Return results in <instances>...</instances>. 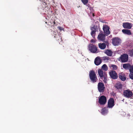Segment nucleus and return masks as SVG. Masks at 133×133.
<instances>
[{
    "label": "nucleus",
    "mask_w": 133,
    "mask_h": 133,
    "mask_svg": "<svg viewBox=\"0 0 133 133\" xmlns=\"http://www.w3.org/2000/svg\"><path fill=\"white\" fill-rule=\"evenodd\" d=\"M98 74L101 79H103V82L105 83H107V75L105 72H103L102 70L100 69H99L98 71Z\"/></svg>",
    "instance_id": "f257e3e1"
},
{
    "label": "nucleus",
    "mask_w": 133,
    "mask_h": 133,
    "mask_svg": "<svg viewBox=\"0 0 133 133\" xmlns=\"http://www.w3.org/2000/svg\"><path fill=\"white\" fill-rule=\"evenodd\" d=\"M89 76L90 80L92 82L95 83L97 81L98 79L94 71L93 70L90 71Z\"/></svg>",
    "instance_id": "f03ea898"
},
{
    "label": "nucleus",
    "mask_w": 133,
    "mask_h": 133,
    "mask_svg": "<svg viewBox=\"0 0 133 133\" xmlns=\"http://www.w3.org/2000/svg\"><path fill=\"white\" fill-rule=\"evenodd\" d=\"M123 95L126 98H129L133 95V93L129 89L124 90L123 91Z\"/></svg>",
    "instance_id": "7ed1b4c3"
},
{
    "label": "nucleus",
    "mask_w": 133,
    "mask_h": 133,
    "mask_svg": "<svg viewBox=\"0 0 133 133\" xmlns=\"http://www.w3.org/2000/svg\"><path fill=\"white\" fill-rule=\"evenodd\" d=\"M88 49L90 52L92 53H95L97 51V48L95 45L90 44L88 46Z\"/></svg>",
    "instance_id": "20e7f679"
},
{
    "label": "nucleus",
    "mask_w": 133,
    "mask_h": 133,
    "mask_svg": "<svg viewBox=\"0 0 133 133\" xmlns=\"http://www.w3.org/2000/svg\"><path fill=\"white\" fill-rule=\"evenodd\" d=\"M107 102V98L104 96H101L98 99V103L101 105H104Z\"/></svg>",
    "instance_id": "39448f33"
},
{
    "label": "nucleus",
    "mask_w": 133,
    "mask_h": 133,
    "mask_svg": "<svg viewBox=\"0 0 133 133\" xmlns=\"http://www.w3.org/2000/svg\"><path fill=\"white\" fill-rule=\"evenodd\" d=\"M105 87L103 83L101 82H99L98 84V89L99 92H103L105 90Z\"/></svg>",
    "instance_id": "423d86ee"
},
{
    "label": "nucleus",
    "mask_w": 133,
    "mask_h": 133,
    "mask_svg": "<svg viewBox=\"0 0 133 133\" xmlns=\"http://www.w3.org/2000/svg\"><path fill=\"white\" fill-rule=\"evenodd\" d=\"M120 59L121 62H126L128 61V56L127 54H124L121 55L120 57Z\"/></svg>",
    "instance_id": "0eeeda50"
},
{
    "label": "nucleus",
    "mask_w": 133,
    "mask_h": 133,
    "mask_svg": "<svg viewBox=\"0 0 133 133\" xmlns=\"http://www.w3.org/2000/svg\"><path fill=\"white\" fill-rule=\"evenodd\" d=\"M111 78L113 79H116L118 78L117 74L115 71H111L109 72Z\"/></svg>",
    "instance_id": "6e6552de"
},
{
    "label": "nucleus",
    "mask_w": 133,
    "mask_h": 133,
    "mask_svg": "<svg viewBox=\"0 0 133 133\" xmlns=\"http://www.w3.org/2000/svg\"><path fill=\"white\" fill-rule=\"evenodd\" d=\"M103 30L106 36H108L110 34V32L109 31V28L107 25H105L103 26Z\"/></svg>",
    "instance_id": "1a4fd4ad"
},
{
    "label": "nucleus",
    "mask_w": 133,
    "mask_h": 133,
    "mask_svg": "<svg viewBox=\"0 0 133 133\" xmlns=\"http://www.w3.org/2000/svg\"><path fill=\"white\" fill-rule=\"evenodd\" d=\"M114 105V98H110L108 102V107L110 108H112Z\"/></svg>",
    "instance_id": "9d476101"
},
{
    "label": "nucleus",
    "mask_w": 133,
    "mask_h": 133,
    "mask_svg": "<svg viewBox=\"0 0 133 133\" xmlns=\"http://www.w3.org/2000/svg\"><path fill=\"white\" fill-rule=\"evenodd\" d=\"M118 77L122 81H124L126 79L125 74L123 72L120 73L118 74Z\"/></svg>",
    "instance_id": "9b49d317"
},
{
    "label": "nucleus",
    "mask_w": 133,
    "mask_h": 133,
    "mask_svg": "<svg viewBox=\"0 0 133 133\" xmlns=\"http://www.w3.org/2000/svg\"><path fill=\"white\" fill-rule=\"evenodd\" d=\"M105 35L103 34H99L98 36V40L100 41H104L105 40Z\"/></svg>",
    "instance_id": "f8f14e48"
},
{
    "label": "nucleus",
    "mask_w": 133,
    "mask_h": 133,
    "mask_svg": "<svg viewBox=\"0 0 133 133\" xmlns=\"http://www.w3.org/2000/svg\"><path fill=\"white\" fill-rule=\"evenodd\" d=\"M123 26L124 28L129 29H130L132 26L131 23L128 22L123 23Z\"/></svg>",
    "instance_id": "ddd939ff"
},
{
    "label": "nucleus",
    "mask_w": 133,
    "mask_h": 133,
    "mask_svg": "<svg viewBox=\"0 0 133 133\" xmlns=\"http://www.w3.org/2000/svg\"><path fill=\"white\" fill-rule=\"evenodd\" d=\"M53 34L54 35H55L54 38H56V40L58 41L59 42L62 41V37L58 35V34H57L56 32H53Z\"/></svg>",
    "instance_id": "4468645a"
},
{
    "label": "nucleus",
    "mask_w": 133,
    "mask_h": 133,
    "mask_svg": "<svg viewBox=\"0 0 133 133\" xmlns=\"http://www.w3.org/2000/svg\"><path fill=\"white\" fill-rule=\"evenodd\" d=\"M120 43V40L118 38H115L113 39L112 43L115 45H118Z\"/></svg>",
    "instance_id": "2eb2a0df"
},
{
    "label": "nucleus",
    "mask_w": 133,
    "mask_h": 133,
    "mask_svg": "<svg viewBox=\"0 0 133 133\" xmlns=\"http://www.w3.org/2000/svg\"><path fill=\"white\" fill-rule=\"evenodd\" d=\"M101 60L99 57H97L95 59V63L96 65H98L101 63Z\"/></svg>",
    "instance_id": "dca6fc26"
},
{
    "label": "nucleus",
    "mask_w": 133,
    "mask_h": 133,
    "mask_svg": "<svg viewBox=\"0 0 133 133\" xmlns=\"http://www.w3.org/2000/svg\"><path fill=\"white\" fill-rule=\"evenodd\" d=\"M122 32L124 34L128 35H131V33L130 30L127 29H123L122 30Z\"/></svg>",
    "instance_id": "f3484780"
},
{
    "label": "nucleus",
    "mask_w": 133,
    "mask_h": 133,
    "mask_svg": "<svg viewBox=\"0 0 133 133\" xmlns=\"http://www.w3.org/2000/svg\"><path fill=\"white\" fill-rule=\"evenodd\" d=\"M108 110L107 108L106 107L103 108L101 110V114L103 115H105L108 113Z\"/></svg>",
    "instance_id": "a211bd4d"
},
{
    "label": "nucleus",
    "mask_w": 133,
    "mask_h": 133,
    "mask_svg": "<svg viewBox=\"0 0 133 133\" xmlns=\"http://www.w3.org/2000/svg\"><path fill=\"white\" fill-rule=\"evenodd\" d=\"M105 53L108 56H111L113 52L111 50L108 49L105 50Z\"/></svg>",
    "instance_id": "6ab92c4d"
},
{
    "label": "nucleus",
    "mask_w": 133,
    "mask_h": 133,
    "mask_svg": "<svg viewBox=\"0 0 133 133\" xmlns=\"http://www.w3.org/2000/svg\"><path fill=\"white\" fill-rule=\"evenodd\" d=\"M98 46L101 49H104L106 48V45L105 43H99L98 44Z\"/></svg>",
    "instance_id": "aec40b11"
},
{
    "label": "nucleus",
    "mask_w": 133,
    "mask_h": 133,
    "mask_svg": "<svg viewBox=\"0 0 133 133\" xmlns=\"http://www.w3.org/2000/svg\"><path fill=\"white\" fill-rule=\"evenodd\" d=\"M131 65L129 64H125L123 65V67L126 70H129Z\"/></svg>",
    "instance_id": "412c9836"
},
{
    "label": "nucleus",
    "mask_w": 133,
    "mask_h": 133,
    "mask_svg": "<svg viewBox=\"0 0 133 133\" xmlns=\"http://www.w3.org/2000/svg\"><path fill=\"white\" fill-rule=\"evenodd\" d=\"M115 87L117 89H121L122 88V85L120 83L116 84Z\"/></svg>",
    "instance_id": "4be33fe9"
},
{
    "label": "nucleus",
    "mask_w": 133,
    "mask_h": 133,
    "mask_svg": "<svg viewBox=\"0 0 133 133\" xmlns=\"http://www.w3.org/2000/svg\"><path fill=\"white\" fill-rule=\"evenodd\" d=\"M102 69L105 71H107L108 70V67L106 64H104L102 66Z\"/></svg>",
    "instance_id": "5701e85b"
},
{
    "label": "nucleus",
    "mask_w": 133,
    "mask_h": 133,
    "mask_svg": "<svg viewBox=\"0 0 133 133\" xmlns=\"http://www.w3.org/2000/svg\"><path fill=\"white\" fill-rule=\"evenodd\" d=\"M94 30H92L91 32V35L94 38L95 37V35L96 34V30L94 28Z\"/></svg>",
    "instance_id": "b1692460"
},
{
    "label": "nucleus",
    "mask_w": 133,
    "mask_h": 133,
    "mask_svg": "<svg viewBox=\"0 0 133 133\" xmlns=\"http://www.w3.org/2000/svg\"><path fill=\"white\" fill-rule=\"evenodd\" d=\"M111 67L112 68V69L114 70H116L117 69V66L114 64H111Z\"/></svg>",
    "instance_id": "393cba45"
},
{
    "label": "nucleus",
    "mask_w": 133,
    "mask_h": 133,
    "mask_svg": "<svg viewBox=\"0 0 133 133\" xmlns=\"http://www.w3.org/2000/svg\"><path fill=\"white\" fill-rule=\"evenodd\" d=\"M83 4L86 5L88 3V0H81Z\"/></svg>",
    "instance_id": "a878e982"
},
{
    "label": "nucleus",
    "mask_w": 133,
    "mask_h": 133,
    "mask_svg": "<svg viewBox=\"0 0 133 133\" xmlns=\"http://www.w3.org/2000/svg\"><path fill=\"white\" fill-rule=\"evenodd\" d=\"M102 59L103 61H105L106 60H109L110 59V58L108 57H102Z\"/></svg>",
    "instance_id": "bb28decb"
},
{
    "label": "nucleus",
    "mask_w": 133,
    "mask_h": 133,
    "mask_svg": "<svg viewBox=\"0 0 133 133\" xmlns=\"http://www.w3.org/2000/svg\"><path fill=\"white\" fill-rule=\"evenodd\" d=\"M129 54L131 56H133V50H129Z\"/></svg>",
    "instance_id": "cd10ccee"
},
{
    "label": "nucleus",
    "mask_w": 133,
    "mask_h": 133,
    "mask_svg": "<svg viewBox=\"0 0 133 133\" xmlns=\"http://www.w3.org/2000/svg\"><path fill=\"white\" fill-rule=\"evenodd\" d=\"M129 77L132 80H133V73H130L129 74Z\"/></svg>",
    "instance_id": "c85d7f7f"
},
{
    "label": "nucleus",
    "mask_w": 133,
    "mask_h": 133,
    "mask_svg": "<svg viewBox=\"0 0 133 133\" xmlns=\"http://www.w3.org/2000/svg\"><path fill=\"white\" fill-rule=\"evenodd\" d=\"M130 73H133V65H131L129 69Z\"/></svg>",
    "instance_id": "c756f323"
},
{
    "label": "nucleus",
    "mask_w": 133,
    "mask_h": 133,
    "mask_svg": "<svg viewBox=\"0 0 133 133\" xmlns=\"http://www.w3.org/2000/svg\"><path fill=\"white\" fill-rule=\"evenodd\" d=\"M46 1H45V0H44V2H43V1H42L43 2V5H47V2L46 1H47L46 0Z\"/></svg>",
    "instance_id": "7c9ffc66"
},
{
    "label": "nucleus",
    "mask_w": 133,
    "mask_h": 133,
    "mask_svg": "<svg viewBox=\"0 0 133 133\" xmlns=\"http://www.w3.org/2000/svg\"><path fill=\"white\" fill-rule=\"evenodd\" d=\"M57 22H55V21H54V25H53V26H54L55 25H57Z\"/></svg>",
    "instance_id": "2f4dec72"
},
{
    "label": "nucleus",
    "mask_w": 133,
    "mask_h": 133,
    "mask_svg": "<svg viewBox=\"0 0 133 133\" xmlns=\"http://www.w3.org/2000/svg\"><path fill=\"white\" fill-rule=\"evenodd\" d=\"M90 42L91 43H95V41L93 39H92V40H91Z\"/></svg>",
    "instance_id": "473e14b6"
},
{
    "label": "nucleus",
    "mask_w": 133,
    "mask_h": 133,
    "mask_svg": "<svg viewBox=\"0 0 133 133\" xmlns=\"http://www.w3.org/2000/svg\"><path fill=\"white\" fill-rule=\"evenodd\" d=\"M58 28L59 29L61 30V31L62 30V27H58Z\"/></svg>",
    "instance_id": "72a5a7b5"
},
{
    "label": "nucleus",
    "mask_w": 133,
    "mask_h": 133,
    "mask_svg": "<svg viewBox=\"0 0 133 133\" xmlns=\"http://www.w3.org/2000/svg\"><path fill=\"white\" fill-rule=\"evenodd\" d=\"M92 16L93 17H94L95 16V14L94 13H92Z\"/></svg>",
    "instance_id": "f704fd0d"
},
{
    "label": "nucleus",
    "mask_w": 133,
    "mask_h": 133,
    "mask_svg": "<svg viewBox=\"0 0 133 133\" xmlns=\"http://www.w3.org/2000/svg\"><path fill=\"white\" fill-rule=\"evenodd\" d=\"M46 6H44V8H46Z\"/></svg>",
    "instance_id": "c9c22d12"
},
{
    "label": "nucleus",
    "mask_w": 133,
    "mask_h": 133,
    "mask_svg": "<svg viewBox=\"0 0 133 133\" xmlns=\"http://www.w3.org/2000/svg\"><path fill=\"white\" fill-rule=\"evenodd\" d=\"M40 1H41L42 2V1H43V0H39Z\"/></svg>",
    "instance_id": "e433bc0d"
},
{
    "label": "nucleus",
    "mask_w": 133,
    "mask_h": 133,
    "mask_svg": "<svg viewBox=\"0 0 133 133\" xmlns=\"http://www.w3.org/2000/svg\"><path fill=\"white\" fill-rule=\"evenodd\" d=\"M106 43H108V42L107 41V42H106Z\"/></svg>",
    "instance_id": "4c0bfd02"
},
{
    "label": "nucleus",
    "mask_w": 133,
    "mask_h": 133,
    "mask_svg": "<svg viewBox=\"0 0 133 133\" xmlns=\"http://www.w3.org/2000/svg\"><path fill=\"white\" fill-rule=\"evenodd\" d=\"M101 22H102V23H103V22H102V21H101Z\"/></svg>",
    "instance_id": "58836bf2"
},
{
    "label": "nucleus",
    "mask_w": 133,
    "mask_h": 133,
    "mask_svg": "<svg viewBox=\"0 0 133 133\" xmlns=\"http://www.w3.org/2000/svg\"><path fill=\"white\" fill-rule=\"evenodd\" d=\"M45 23H47V22H46Z\"/></svg>",
    "instance_id": "ea45409f"
}]
</instances>
